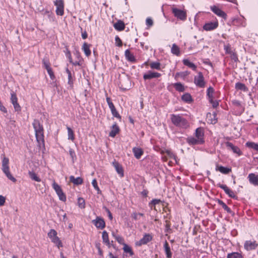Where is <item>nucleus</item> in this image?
<instances>
[{
  "label": "nucleus",
  "mask_w": 258,
  "mask_h": 258,
  "mask_svg": "<svg viewBox=\"0 0 258 258\" xmlns=\"http://www.w3.org/2000/svg\"><path fill=\"white\" fill-rule=\"evenodd\" d=\"M33 126L38 145L39 146L44 145V130L42 124H41L39 120L35 119L33 122Z\"/></svg>",
  "instance_id": "1"
},
{
  "label": "nucleus",
  "mask_w": 258,
  "mask_h": 258,
  "mask_svg": "<svg viewBox=\"0 0 258 258\" xmlns=\"http://www.w3.org/2000/svg\"><path fill=\"white\" fill-rule=\"evenodd\" d=\"M2 170L7 177L14 182L16 181V179L11 173L9 167V159L4 154L1 155Z\"/></svg>",
  "instance_id": "2"
},
{
  "label": "nucleus",
  "mask_w": 258,
  "mask_h": 258,
  "mask_svg": "<svg viewBox=\"0 0 258 258\" xmlns=\"http://www.w3.org/2000/svg\"><path fill=\"white\" fill-rule=\"evenodd\" d=\"M204 136L203 129L202 127H199L196 130L195 137H188L187 141L190 145L202 144L204 142Z\"/></svg>",
  "instance_id": "3"
},
{
  "label": "nucleus",
  "mask_w": 258,
  "mask_h": 258,
  "mask_svg": "<svg viewBox=\"0 0 258 258\" xmlns=\"http://www.w3.org/2000/svg\"><path fill=\"white\" fill-rule=\"evenodd\" d=\"M47 236L58 249L63 247L62 242L58 236L57 232L55 229H51L47 233Z\"/></svg>",
  "instance_id": "4"
},
{
  "label": "nucleus",
  "mask_w": 258,
  "mask_h": 258,
  "mask_svg": "<svg viewBox=\"0 0 258 258\" xmlns=\"http://www.w3.org/2000/svg\"><path fill=\"white\" fill-rule=\"evenodd\" d=\"M171 120L172 122L176 126L184 128H186L188 126L187 121L179 115H171Z\"/></svg>",
  "instance_id": "5"
},
{
  "label": "nucleus",
  "mask_w": 258,
  "mask_h": 258,
  "mask_svg": "<svg viewBox=\"0 0 258 258\" xmlns=\"http://www.w3.org/2000/svg\"><path fill=\"white\" fill-rule=\"evenodd\" d=\"M54 4L56 6V14L59 16H62L64 14V2L63 0H55Z\"/></svg>",
  "instance_id": "6"
},
{
  "label": "nucleus",
  "mask_w": 258,
  "mask_h": 258,
  "mask_svg": "<svg viewBox=\"0 0 258 258\" xmlns=\"http://www.w3.org/2000/svg\"><path fill=\"white\" fill-rule=\"evenodd\" d=\"M172 13L175 17L181 20L184 21L186 19V13L185 11L177 8H173Z\"/></svg>",
  "instance_id": "7"
},
{
  "label": "nucleus",
  "mask_w": 258,
  "mask_h": 258,
  "mask_svg": "<svg viewBox=\"0 0 258 258\" xmlns=\"http://www.w3.org/2000/svg\"><path fill=\"white\" fill-rule=\"evenodd\" d=\"M219 25L218 22L217 20L213 21L206 23L203 26V29L207 31H212L216 29Z\"/></svg>",
  "instance_id": "8"
},
{
  "label": "nucleus",
  "mask_w": 258,
  "mask_h": 258,
  "mask_svg": "<svg viewBox=\"0 0 258 258\" xmlns=\"http://www.w3.org/2000/svg\"><path fill=\"white\" fill-rule=\"evenodd\" d=\"M92 222L98 229H103L105 227V222L100 217H97L95 219L92 220Z\"/></svg>",
  "instance_id": "9"
},
{
  "label": "nucleus",
  "mask_w": 258,
  "mask_h": 258,
  "mask_svg": "<svg viewBox=\"0 0 258 258\" xmlns=\"http://www.w3.org/2000/svg\"><path fill=\"white\" fill-rule=\"evenodd\" d=\"M11 102L13 105L16 111H20L21 110V106L18 102V98L16 94L14 92L11 93Z\"/></svg>",
  "instance_id": "10"
},
{
  "label": "nucleus",
  "mask_w": 258,
  "mask_h": 258,
  "mask_svg": "<svg viewBox=\"0 0 258 258\" xmlns=\"http://www.w3.org/2000/svg\"><path fill=\"white\" fill-rule=\"evenodd\" d=\"M211 10L213 13H214L218 16L222 17L224 19L226 20L227 18L226 14L222 10L218 8L215 6H211Z\"/></svg>",
  "instance_id": "11"
},
{
  "label": "nucleus",
  "mask_w": 258,
  "mask_h": 258,
  "mask_svg": "<svg viewBox=\"0 0 258 258\" xmlns=\"http://www.w3.org/2000/svg\"><path fill=\"white\" fill-rule=\"evenodd\" d=\"M194 82L195 84L200 87H204L205 86L204 79L202 73H198V75L195 77Z\"/></svg>",
  "instance_id": "12"
},
{
  "label": "nucleus",
  "mask_w": 258,
  "mask_h": 258,
  "mask_svg": "<svg viewBox=\"0 0 258 258\" xmlns=\"http://www.w3.org/2000/svg\"><path fill=\"white\" fill-rule=\"evenodd\" d=\"M161 76V74L157 72L148 71L143 76L144 80H150L153 78H157Z\"/></svg>",
  "instance_id": "13"
},
{
  "label": "nucleus",
  "mask_w": 258,
  "mask_h": 258,
  "mask_svg": "<svg viewBox=\"0 0 258 258\" xmlns=\"http://www.w3.org/2000/svg\"><path fill=\"white\" fill-rule=\"evenodd\" d=\"M257 246V244L255 241H246L244 244V247L247 250L254 249Z\"/></svg>",
  "instance_id": "14"
},
{
  "label": "nucleus",
  "mask_w": 258,
  "mask_h": 258,
  "mask_svg": "<svg viewBox=\"0 0 258 258\" xmlns=\"http://www.w3.org/2000/svg\"><path fill=\"white\" fill-rule=\"evenodd\" d=\"M152 239V236L149 234H146L144 235L143 237L140 239L139 241L137 243L138 245L146 244Z\"/></svg>",
  "instance_id": "15"
},
{
  "label": "nucleus",
  "mask_w": 258,
  "mask_h": 258,
  "mask_svg": "<svg viewBox=\"0 0 258 258\" xmlns=\"http://www.w3.org/2000/svg\"><path fill=\"white\" fill-rule=\"evenodd\" d=\"M112 164L117 173L121 177H122L124 176V172L122 166L116 161L113 162Z\"/></svg>",
  "instance_id": "16"
},
{
  "label": "nucleus",
  "mask_w": 258,
  "mask_h": 258,
  "mask_svg": "<svg viewBox=\"0 0 258 258\" xmlns=\"http://www.w3.org/2000/svg\"><path fill=\"white\" fill-rule=\"evenodd\" d=\"M226 144V146L229 149H231L233 152V153L237 154L239 156L241 155L242 153L238 147L234 146L230 142H227Z\"/></svg>",
  "instance_id": "17"
},
{
  "label": "nucleus",
  "mask_w": 258,
  "mask_h": 258,
  "mask_svg": "<svg viewBox=\"0 0 258 258\" xmlns=\"http://www.w3.org/2000/svg\"><path fill=\"white\" fill-rule=\"evenodd\" d=\"M249 182L254 185H258V176L254 173H250L248 176Z\"/></svg>",
  "instance_id": "18"
},
{
  "label": "nucleus",
  "mask_w": 258,
  "mask_h": 258,
  "mask_svg": "<svg viewBox=\"0 0 258 258\" xmlns=\"http://www.w3.org/2000/svg\"><path fill=\"white\" fill-rule=\"evenodd\" d=\"M133 152L135 157L138 159L141 158V157L142 156L144 153L143 150L141 148L139 147L133 148Z\"/></svg>",
  "instance_id": "19"
},
{
  "label": "nucleus",
  "mask_w": 258,
  "mask_h": 258,
  "mask_svg": "<svg viewBox=\"0 0 258 258\" xmlns=\"http://www.w3.org/2000/svg\"><path fill=\"white\" fill-rule=\"evenodd\" d=\"M119 132V128L116 123H115L111 127V130L109 133V136L111 137L114 138L116 134Z\"/></svg>",
  "instance_id": "20"
},
{
  "label": "nucleus",
  "mask_w": 258,
  "mask_h": 258,
  "mask_svg": "<svg viewBox=\"0 0 258 258\" xmlns=\"http://www.w3.org/2000/svg\"><path fill=\"white\" fill-rule=\"evenodd\" d=\"M102 237L103 243L110 247L111 245L109 240L108 234L106 231H103L102 233Z\"/></svg>",
  "instance_id": "21"
},
{
  "label": "nucleus",
  "mask_w": 258,
  "mask_h": 258,
  "mask_svg": "<svg viewBox=\"0 0 258 258\" xmlns=\"http://www.w3.org/2000/svg\"><path fill=\"white\" fill-rule=\"evenodd\" d=\"M70 181L75 185H80L83 183V179L80 177H78L75 178L74 176L72 175L70 177Z\"/></svg>",
  "instance_id": "22"
},
{
  "label": "nucleus",
  "mask_w": 258,
  "mask_h": 258,
  "mask_svg": "<svg viewBox=\"0 0 258 258\" xmlns=\"http://www.w3.org/2000/svg\"><path fill=\"white\" fill-rule=\"evenodd\" d=\"M28 174L30 177V178L34 181H37V182H40L41 179L37 175V174L33 170L29 171H28Z\"/></svg>",
  "instance_id": "23"
},
{
  "label": "nucleus",
  "mask_w": 258,
  "mask_h": 258,
  "mask_svg": "<svg viewBox=\"0 0 258 258\" xmlns=\"http://www.w3.org/2000/svg\"><path fill=\"white\" fill-rule=\"evenodd\" d=\"M216 115L217 114L216 112H214L213 114L210 113L207 114V118L211 123L215 124L217 122V119L216 118Z\"/></svg>",
  "instance_id": "24"
},
{
  "label": "nucleus",
  "mask_w": 258,
  "mask_h": 258,
  "mask_svg": "<svg viewBox=\"0 0 258 258\" xmlns=\"http://www.w3.org/2000/svg\"><path fill=\"white\" fill-rule=\"evenodd\" d=\"M90 47V44H88L86 42L84 43L82 46V49L87 56H89L91 54V50Z\"/></svg>",
  "instance_id": "25"
},
{
  "label": "nucleus",
  "mask_w": 258,
  "mask_h": 258,
  "mask_svg": "<svg viewBox=\"0 0 258 258\" xmlns=\"http://www.w3.org/2000/svg\"><path fill=\"white\" fill-rule=\"evenodd\" d=\"M113 26L114 28L118 31H122L125 28L124 23L120 20L118 21Z\"/></svg>",
  "instance_id": "26"
},
{
  "label": "nucleus",
  "mask_w": 258,
  "mask_h": 258,
  "mask_svg": "<svg viewBox=\"0 0 258 258\" xmlns=\"http://www.w3.org/2000/svg\"><path fill=\"white\" fill-rule=\"evenodd\" d=\"M164 248L165 249V253L167 258H171L172 253L170 250V248L167 241L164 244Z\"/></svg>",
  "instance_id": "27"
},
{
  "label": "nucleus",
  "mask_w": 258,
  "mask_h": 258,
  "mask_svg": "<svg viewBox=\"0 0 258 258\" xmlns=\"http://www.w3.org/2000/svg\"><path fill=\"white\" fill-rule=\"evenodd\" d=\"M171 51L172 54L177 56H179L180 54V49L179 47L175 44H172Z\"/></svg>",
  "instance_id": "28"
},
{
  "label": "nucleus",
  "mask_w": 258,
  "mask_h": 258,
  "mask_svg": "<svg viewBox=\"0 0 258 258\" xmlns=\"http://www.w3.org/2000/svg\"><path fill=\"white\" fill-rule=\"evenodd\" d=\"M125 56L126 58L130 61L133 62L135 60L134 55L128 49L125 51Z\"/></svg>",
  "instance_id": "29"
},
{
  "label": "nucleus",
  "mask_w": 258,
  "mask_h": 258,
  "mask_svg": "<svg viewBox=\"0 0 258 258\" xmlns=\"http://www.w3.org/2000/svg\"><path fill=\"white\" fill-rule=\"evenodd\" d=\"M123 250L125 253H128L130 256H132L134 255V252L131 247L126 244H124Z\"/></svg>",
  "instance_id": "30"
},
{
  "label": "nucleus",
  "mask_w": 258,
  "mask_h": 258,
  "mask_svg": "<svg viewBox=\"0 0 258 258\" xmlns=\"http://www.w3.org/2000/svg\"><path fill=\"white\" fill-rule=\"evenodd\" d=\"M67 129L68 131V140H71L72 141H74L75 140V135H74V131L69 126H67Z\"/></svg>",
  "instance_id": "31"
},
{
  "label": "nucleus",
  "mask_w": 258,
  "mask_h": 258,
  "mask_svg": "<svg viewBox=\"0 0 258 258\" xmlns=\"http://www.w3.org/2000/svg\"><path fill=\"white\" fill-rule=\"evenodd\" d=\"M182 61L184 65L192 69L193 70H196L197 67L196 66V65L194 63L190 62L188 59H183Z\"/></svg>",
  "instance_id": "32"
},
{
  "label": "nucleus",
  "mask_w": 258,
  "mask_h": 258,
  "mask_svg": "<svg viewBox=\"0 0 258 258\" xmlns=\"http://www.w3.org/2000/svg\"><path fill=\"white\" fill-rule=\"evenodd\" d=\"M216 170L224 174H227L231 171V169L230 168L225 167L222 166H218L216 168Z\"/></svg>",
  "instance_id": "33"
},
{
  "label": "nucleus",
  "mask_w": 258,
  "mask_h": 258,
  "mask_svg": "<svg viewBox=\"0 0 258 258\" xmlns=\"http://www.w3.org/2000/svg\"><path fill=\"white\" fill-rule=\"evenodd\" d=\"M227 258H242V256L241 253L239 252H234L230 253H228L227 256Z\"/></svg>",
  "instance_id": "34"
},
{
  "label": "nucleus",
  "mask_w": 258,
  "mask_h": 258,
  "mask_svg": "<svg viewBox=\"0 0 258 258\" xmlns=\"http://www.w3.org/2000/svg\"><path fill=\"white\" fill-rule=\"evenodd\" d=\"M246 146L258 151V144L252 142H248L246 143Z\"/></svg>",
  "instance_id": "35"
},
{
  "label": "nucleus",
  "mask_w": 258,
  "mask_h": 258,
  "mask_svg": "<svg viewBox=\"0 0 258 258\" xmlns=\"http://www.w3.org/2000/svg\"><path fill=\"white\" fill-rule=\"evenodd\" d=\"M235 88L237 89L241 90H242V91H248V89L246 87V86L244 84H242V83H237L235 84Z\"/></svg>",
  "instance_id": "36"
},
{
  "label": "nucleus",
  "mask_w": 258,
  "mask_h": 258,
  "mask_svg": "<svg viewBox=\"0 0 258 258\" xmlns=\"http://www.w3.org/2000/svg\"><path fill=\"white\" fill-rule=\"evenodd\" d=\"M182 100L186 102H190L192 101L191 95L188 93H185L182 96Z\"/></svg>",
  "instance_id": "37"
},
{
  "label": "nucleus",
  "mask_w": 258,
  "mask_h": 258,
  "mask_svg": "<svg viewBox=\"0 0 258 258\" xmlns=\"http://www.w3.org/2000/svg\"><path fill=\"white\" fill-rule=\"evenodd\" d=\"M173 86L175 89L179 92H183L184 91V87L180 83H175Z\"/></svg>",
  "instance_id": "38"
},
{
  "label": "nucleus",
  "mask_w": 258,
  "mask_h": 258,
  "mask_svg": "<svg viewBox=\"0 0 258 258\" xmlns=\"http://www.w3.org/2000/svg\"><path fill=\"white\" fill-rule=\"evenodd\" d=\"M112 236L119 244H122L123 245L124 244H125L124 242V239L121 236L118 235H115L114 233L112 234Z\"/></svg>",
  "instance_id": "39"
},
{
  "label": "nucleus",
  "mask_w": 258,
  "mask_h": 258,
  "mask_svg": "<svg viewBox=\"0 0 258 258\" xmlns=\"http://www.w3.org/2000/svg\"><path fill=\"white\" fill-rule=\"evenodd\" d=\"M78 205L81 209H84L85 208V202L83 198H79L78 199Z\"/></svg>",
  "instance_id": "40"
},
{
  "label": "nucleus",
  "mask_w": 258,
  "mask_h": 258,
  "mask_svg": "<svg viewBox=\"0 0 258 258\" xmlns=\"http://www.w3.org/2000/svg\"><path fill=\"white\" fill-rule=\"evenodd\" d=\"M57 195L58 196L59 199L63 202H65L67 200L66 196L65 194L62 191V190L60 191V192H56Z\"/></svg>",
  "instance_id": "41"
},
{
  "label": "nucleus",
  "mask_w": 258,
  "mask_h": 258,
  "mask_svg": "<svg viewBox=\"0 0 258 258\" xmlns=\"http://www.w3.org/2000/svg\"><path fill=\"white\" fill-rule=\"evenodd\" d=\"M188 75L187 72L177 73L175 76V79H177L179 77L184 78L187 75Z\"/></svg>",
  "instance_id": "42"
},
{
  "label": "nucleus",
  "mask_w": 258,
  "mask_h": 258,
  "mask_svg": "<svg viewBox=\"0 0 258 258\" xmlns=\"http://www.w3.org/2000/svg\"><path fill=\"white\" fill-rule=\"evenodd\" d=\"M214 92V90L212 87H209L207 89V95L209 98V100L213 99V93Z\"/></svg>",
  "instance_id": "43"
},
{
  "label": "nucleus",
  "mask_w": 258,
  "mask_h": 258,
  "mask_svg": "<svg viewBox=\"0 0 258 258\" xmlns=\"http://www.w3.org/2000/svg\"><path fill=\"white\" fill-rule=\"evenodd\" d=\"M151 68L156 69L158 70H160V63L158 62H153L150 64Z\"/></svg>",
  "instance_id": "44"
},
{
  "label": "nucleus",
  "mask_w": 258,
  "mask_h": 258,
  "mask_svg": "<svg viewBox=\"0 0 258 258\" xmlns=\"http://www.w3.org/2000/svg\"><path fill=\"white\" fill-rule=\"evenodd\" d=\"M52 187L55 190V191L56 192H60L62 190L61 187L54 181L52 183Z\"/></svg>",
  "instance_id": "45"
},
{
  "label": "nucleus",
  "mask_w": 258,
  "mask_h": 258,
  "mask_svg": "<svg viewBox=\"0 0 258 258\" xmlns=\"http://www.w3.org/2000/svg\"><path fill=\"white\" fill-rule=\"evenodd\" d=\"M110 110H111V113L112 114V115L114 116V117H115L117 118H119L120 119L121 118V116L119 114V113H118L117 111L116 110L115 107H113L112 108H111L110 109Z\"/></svg>",
  "instance_id": "46"
},
{
  "label": "nucleus",
  "mask_w": 258,
  "mask_h": 258,
  "mask_svg": "<svg viewBox=\"0 0 258 258\" xmlns=\"http://www.w3.org/2000/svg\"><path fill=\"white\" fill-rule=\"evenodd\" d=\"M66 72H67V73L68 74V84H70V85H72L73 82V80H72V77L71 73L69 70L68 69H67Z\"/></svg>",
  "instance_id": "47"
},
{
  "label": "nucleus",
  "mask_w": 258,
  "mask_h": 258,
  "mask_svg": "<svg viewBox=\"0 0 258 258\" xmlns=\"http://www.w3.org/2000/svg\"><path fill=\"white\" fill-rule=\"evenodd\" d=\"M69 154L72 158L73 162H74L76 160V155L75 151L73 149H70L69 150Z\"/></svg>",
  "instance_id": "48"
},
{
  "label": "nucleus",
  "mask_w": 258,
  "mask_h": 258,
  "mask_svg": "<svg viewBox=\"0 0 258 258\" xmlns=\"http://www.w3.org/2000/svg\"><path fill=\"white\" fill-rule=\"evenodd\" d=\"M161 202V201L158 199H153L151 201V202L149 203V205L151 208H152V206L156 205L157 204H159Z\"/></svg>",
  "instance_id": "49"
},
{
  "label": "nucleus",
  "mask_w": 258,
  "mask_h": 258,
  "mask_svg": "<svg viewBox=\"0 0 258 258\" xmlns=\"http://www.w3.org/2000/svg\"><path fill=\"white\" fill-rule=\"evenodd\" d=\"M92 185L93 186L94 188L97 190L98 191H100V189L97 185V182L96 179H94L92 181Z\"/></svg>",
  "instance_id": "50"
},
{
  "label": "nucleus",
  "mask_w": 258,
  "mask_h": 258,
  "mask_svg": "<svg viewBox=\"0 0 258 258\" xmlns=\"http://www.w3.org/2000/svg\"><path fill=\"white\" fill-rule=\"evenodd\" d=\"M143 214L142 213H134L132 214V217L135 219V220H138L139 219L140 216H143Z\"/></svg>",
  "instance_id": "51"
},
{
  "label": "nucleus",
  "mask_w": 258,
  "mask_h": 258,
  "mask_svg": "<svg viewBox=\"0 0 258 258\" xmlns=\"http://www.w3.org/2000/svg\"><path fill=\"white\" fill-rule=\"evenodd\" d=\"M225 193L227 194L231 198H234L235 197V195L234 193V192L231 190L229 188L228 189L225 191Z\"/></svg>",
  "instance_id": "52"
},
{
  "label": "nucleus",
  "mask_w": 258,
  "mask_h": 258,
  "mask_svg": "<svg viewBox=\"0 0 258 258\" xmlns=\"http://www.w3.org/2000/svg\"><path fill=\"white\" fill-rule=\"evenodd\" d=\"M43 64L46 70H48V69H51L49 62L48 60L43 59Z\"/></svg>",
  "instance_id": "53"
},
{
  "label": "nucleus",
  "mask_w": 258,
  "mask_h": 258,
  "mask_svg": "<svg viewBox=\"0 0 258 258\" xmlns=\"http://www.w3.org/2000/svg\"><path fill=\"white\" fill-rule=\"evenodd\" d=\"M115 44L118 46H121L122 45V41L119 37L116 36L115 38Z\"/></svg>",
  "instance_id": "54"
},
{
  "label": "nucleus",
  "mask_w": 258,
  "mask_h": 258,
  "mask_svg": "<svg viewBox=\"0 0 258 258\" xmlns=\"http://www.w3.org/2000/svg\"><path fill=\"white\" fill-rule=\"evenodd\" d=\"M146 25L148 26V27H151L153 24V21L151 18H147L146 20Z\"/></svg>",
  "instance_id": "55"
},
{
  "label": "nucleus",
  "mask_w": 258,
  "mask_h": 258,
  "mask_svg": "<svg viewBox=\"0 0 258 258\" xmlns=\"http://www.w3.org/2000/svg\"><path fill=\"white\" fill-rule=\"evenodd\" d=\"M47 72L48 75H49L50 79L52 80H53L55 78V76L54 75L53 72L51 68L50 69H48V70H47Z\"/></svg>",
  "instance_id": "56"
},
{
  "label": "nucleus",
  "mask_w": 258,
  "mask_h": 258,
  "mask_svg": "<svg viewBox=\"0 0 258 258\" xmlns=\"http://www.w3.org/2000/svg\"><path fill=\"white\" fill-rule=\"evenodd\" d=\"M210 102L212 104L213 107H217L219 105V103L217 101H214L213 99L209 100Z\"/></svg>",
  "instance_id": "57"
},
{
  "label": "nucleus",
  "mask_w": 258,
  "mask_h": 258,
  "mask_svg": "<svg viewBox=\"0 0 258 258\" xmlns=\"http://www.w3.org/2000/svg\"><path fill=\"white\" fill-rule=\"evenodd\" d=\"M6 202V198L2 195H0V206L4 205Z\"/></svg>",
  "instance_id": "58"
},
{
  "label": "nucleus",
  "mask_w": 258,
  "mask_h": 258,
  "mask_svg": "<svg viewBox=\"0 0 258 258\" xmlns=\"http://www.w3.org/2000/svg\"><path fill=\"white\" fill-rule=\"evenodd\" d=\"M0 110L5 113H7L6 108L3 105L2 102H0Z\"/></svg>",
  "instance_id": "59"
},
{
  "label": "nucleus",
  "mask_w": 258,
  "mask_h": 258,
  "mask_svg": "<svg viewBox=\"0 0 258 258\" xmlns=\"http://www.w3.org/2000/svg\"><path fill=\"white\" fill-rule=\"evenodd\" d=\"M220 203H221V205H222V207L225 210H226L228 212H230V210L229 208H228V206L224 203H223V202L221 201Z\"/></svg>",
  "instance_id": "60"
},
{
  "label": "nucleus",
  "mask_w": 258,
  "mask_h": 258,
  "mask_svg": "<svg viewBox=\"0 0 258 258\" xmlns=\"http://www.w3.org/2000/svg\"><path fill=\"white\" fill-rule=\"evenodd\" d=\"M218 186L219 187H220V188H221L222 189H223L224 191L225 192L228 188V187L226 185H225V184H219L218 185Z\"/></svg>",
  "instance_id": "61"
},
{
  "label": "nucleus",
  "mask_w": 258,
  "mask_h": 258,
  "mask_svg": "<svg viewBox=\"0 0 258 258\" xmlns=\"http://www.w3.org/2000/svg\"><path fill=\"white\" fill-rule=\"evenodd\" d=\"M224 49H225L226 53H229V54H231L232 53L230 48L229 46H228V45L225 46Z\"/></svg>",
  "instance_id": "62"
},
{
  "label": "nucleus",
  "mask_w": 258,
  "mask_h": 258,
  "mask_svg": "<svg viewBox=\"0 0 258 258\" xmlns=\"http://www.w3.org/2000/svg\"><path fill=\"white\" fill-rule=\"evenodd\" d=\"M106 211H107V214H108V217H109V219L110 220H112L113 217H112V214H111V212L108 209H106Z\"/></svg>",
  "instance_id": "63"
},
{
  "label": "nucleus",
  "mask_w": 258,
  "mask_h": 258,
  "mask_svg": "<svg viewBox=\"0 0 258 258\" xmlns=\"http://www.w3.org/2000/svg\"><path fill=\"white\" fill-rule=\"evenodd\" d=\"M88 35L86 32H84L82 34V38L85 39L87 38Z\"/></svg>",
  "instance_id": "64"
}]
</instances>
